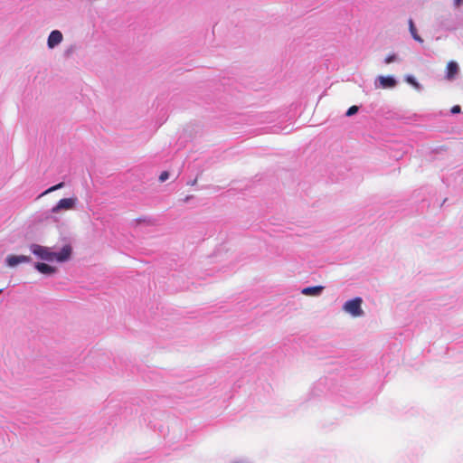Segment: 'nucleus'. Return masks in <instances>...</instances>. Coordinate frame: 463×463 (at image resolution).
Here are the masks:
<instances>
[{"instance_id":"obj_18","label":"nucleus","mask_w":463,"mask_h":463,"mask_svg":"<svg viewBox=\"0 0 463 463\" xmlns=\"http://www.w3.org/2000/svg\"><path fill=\"white\" fill-rule=\"evenodd\" d=\"M462 2H463V0H455V4L457 6H459Z\"/></svg>"},{"instance_id":"obj_8","label":"nucleus","mask_w":463,"mask_h":463,"mask_svg":"<svg viewBox=\"0 0 463 463\" xmlns=\"http://www.w3.org/2000/svg\"><path fill=\"white\" fill-rule=\"evenodd\" d=\"M35 269L45 275H51L56 272V268L46 263L38 262L35 264Z\"/></svg>"},{"instance_id":"obj_3","label":"nucleus","mask_w":463,"mask_h":463,"mask_svg":"<svg viewBox=\"0 0 463 463\" xmlns=\"http://www.w3.org/2000/svg\"><path fill=\"white\" fill-rule=\"evenodd\" d=\"M77 203L76 198H63L61 199L58 203L52 207V213H58L61 210H71L75 207Z\"/></svg>"},{"instance_id":"obj_14","label":"nucleus","mask_w":463,"mask_h":463,"mask_svg":"<svg viewBox=\"0 0 463 463\" xmlns=\"http://www.w3.org/2000/svg\"><path fill=\"white\" fill-rule=\"evenodd\" d=\"M357 111H358V107L357 106H352V107H350L347 109L345 115L347 117H351V116L354 115L355 113H357Z\"/></svg>"},{"instance_id":"obj_10","label":"nucleus","mask_w":463,"mask_h":463,"mask_svg":"<svg viewBox=\"0 0 463 463\" xmlns=\"http://www.w3.org/2000/svg\"><path fill=\"white\" fill-rule=\"evenodd\" d=\"M324 287L322 286H316V287H308L302 289V293L307 296H317L319 295Z\"/></svg>"},{"instance_id":"obj_5","label":"nucleus","mask_w":463,"mask_h":463,"mask_svg":"<svg viewBox=\"0 0 463 463\" xmlns=\"http://www.w3.org/2000/svg\"><path fill=\"white\" fill-rule=\"evenodd\" d=\"M459 68L456 61H450L448 62L446 67V79L448 80H452L455 79L457 74L458 73Z\"/></svg>"},{"instance_id":"obj_9","label":"nucleus","mask_w":463,"mask_h":463,"mask_svg":"<svg viewBox=\"0 0 463 463\" xmlns=\"http://www.w3.org/2000/svg\"><path fill=\"white\" fill-rule=\"evenodd\" d=\"M380 84L383 88H393L396 85V80L392 77H379Z\"/></svg>"},{"instance_id":"obj_21","label":"nucleus","mask_w":463,"mask_h":463,"mask_svg":"<svg viewBox=\"0 0 463 463\" xmlns=\"http://www.w3.org/2000/svg\"><path fill=\"white\" fill-rule=\"evenodd\" d=\"M195 182H197V179H194V181L192 182V184H194Z\"/></svg>"},{"instance_id":"obj_13","label":"nucleus","mask_w":463,"mask_h":463,"mask_svg":"<svg viewBox=\"0 0 463 463\" xmlns=\"http://www.w3.org/2000/svg\"><path fill=\"white\" fill-rule=\"evenodd\" d=\"M405 80H406L409 84L412 85L414 88H416V89H420V84L416 81V80H415L412 76L408 75V76L406 77Z\"/></svg>"},{"instance_id":"obj_7","label":"nucleus","mask_w":463,"mask_h":463,"mask_svg":"<svg viewBox=\"0 0 463 463\" xmlns=\"http://www.w3.org/2000/svg\"><path fill=\"white\" fill-rule=\"evenodd\" d=\"M62 41V33L60 31H52L48 37V46L53 48Z\"/></svg>"},{"instance_id":"obj_11","label":"nucleus","mask_w":463,"mask_h":463,"mask_svg":"<svg viewBox=\"0 0 463 463\" xmlns=\"http://www.w3.org/2000/svg\"><path fill=\"white\" fill-rule=\"evenodd\" d=\"M409 29H410V33H411L412 38L415 41H417L419 43H423L422 38L417 33V29H416V27L414 25V23H413L412 19L409 20Z\"/></svg>"},{"instance_id":"obj_19","label":"nucleus","mask_w":463,"mask_h":463,"mask_svg":"<svg viewBox=\"0 0 463 463\" xmlns=\"http://www.w3.org/2000/svg\"><path fill=\"white\" fill-rule=\"evenodd\" d=\"M195 182H197V179H194V181L192 182V184H194Z\"/></svg>"},{"instance_id":"obj_2","label":"nucleus","mask_w":463,"mask_h":463,"mask_svg":"<svg viewBox=\"0 0 463 463\" xmlns=\"http://www.w3.org/2000/svg\"><path fill=\"white\" fill-rule=\"evenodd\" d=\"M31 251L38 256L40 259L47 261H52L54 260V255L55 252L51 251L49 248L38 245V244H33L30 247Z\"/></svg>"},{"instance_id":"obj_6","label":"nucleus","mask_w":463,"mask_h":463,"mask_svg":"<svg viewBox=\"0 0 463 463\" xmlns=\"http://www.w3.org/2000/svg\"><path fill=\"white\" fill-rule=\"evenodd\" d=\"M72 249L70 245H65L62 247L61 250L58 253L55 252L54 260L59 262H63L68 260L71 258Z\"/></svg>"},{"instance_id":"obj_17","label":"nucleus","mask_w":463,"mask_h":463,"mask_svg":"<svg viewBox=\"0 0 463 463\" xmlns=\"http://www.w3.org/2000/svg\"><path fill=\"white\" fill-rule=\"evenodd\" d=\"M451 113L452 114H457V113H459L461 111V108L459 105H455L451 108L450 109Z\"/></svg>"},{"instance_id":"obj_22","label":"nucleus","mask_w":463,"mask_h":463,"mask_svg":"<svg viewBox=\"0 0 463 463\" xmlns=\"http://www.w3.org/2000/svg\"><path fill=\"white\" fill-rule=\"evenodd\" d=\"M2 292V289H0V293Z\"/></svg>"},{"instance_id":"obj_16","label":"nucleus","mask_w":463,"mask_h":463,"mask_svg":"<svg viewBox=\"0 0 463 463\" xmlns=\"http://www.w3.org/2000/svg\"><path fill=\"white\" fill-rule=\"evenodd\" d=\"M397 59L395 54H390L385 58V63L389 64L391 62L395 61Z\"/></svg>"},{"instance_id":"obj_1","label":"nucleus","mask_w":463,"mask_h":463,"mask_svg":"<svg viewBox=\"0 0 463 463\" xmlns=\"http://www.w3.org/2000/svg\"><path fill=\"white\" fill-rule=\"evenodd\" d=\"M363 299L359 297L354 298L351 300L346 301L343 306V310L354 317H361L364 315L362 309Z\"/></svg>"},{"instance_id":"obj_15","label":"nucleus","mask_w":463,"mask_h":463,"mask_svg":"<svg viewBox=\"0 0 463 463\" xmlns=\"http://www.w3.org/2000/svg\"><path fill=\"white\" fill-rule=\"evenodd\" d=\"M168 177H169V173L167 171H164L159 175V181L163 183V182L166 181L168 179Z\"/></svg>"},{"instance_id":"obj_12","label":"nucleus","mask_w":463,"mask_h":463,"mask_svg":"<svg viewBox=\"0 0 463 463\" xmlns=\"http://www.w3.org/2000/svg\"><path fill=\"white\" fill-rule=\"evenodd\" d=\"M63 186H64V184H63V183H59L58 184L53 185V186H52V187L48 188L47 190H45V191L41 194V196H43V195L48 194H50V193H52V192H54V191H56V190H58V189H61V188H62Z\"/></svg>"},{"instance_id":"obj_4","label":"nucleus","mask_w":463,"mask_h":463,"mask_svg":"<svg viewBox=\"0 0 463 463\" xmlns=\"http://www.w3.org/2000/svg\"><path fill=\"white\" fill-rule=\"evenodd\" d=\"M6 264L7 266L13 268L15 267L21 263H27L31 261V258L29 256L25 255H8L6 257Z\"/></svg>"},{"instance_id":"obj_20","label":"nucleus","mask_w":463,"mask_h":463,"mask_svg":"<svg viewBox=\"0 0 463 463\" xmlns=\"http://www.w3.org/2000/svg\"><path fill=\"white\" fill-rule=\"evenodd\" d=\"M195 182H197V179H194V181L192 182V184H194Z\"/></svg>"}]
</instances>
